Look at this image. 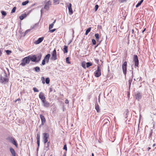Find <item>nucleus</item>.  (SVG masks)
<instances>
[{
	"label": "nucleus",
	"mask_w": 156,
	"mask_h": 156,
	"mask_svg": "<svg viewBox=\"0 0 156 156\" xmlns=\"http://www.w3.org/2000/svg\"><path fill=\"white\" fill-rule=\"evenodd\" d=\"M127 62L126 61L125 62L122 66V68L123 74L126 77L127 71Z\"/></svg>",
	"instance_id": "4"
},
{
	"label": "nucleus",
	"mask_w": 156,
	"mask_h": 156,
	"mask_svg": "<svg viewBox=\"0 0 156 156\" xmlns=\"http://www.w3.org/2000/svg\"><path fill=\"white\" fill-rule=\"evenodd\" d=\"M36 25V24H35L33 27H31L30 29L31 30V29H33L34 28Z\"/></svg>",
	"instance_id": "53"
},
{
	"label": "nucleus",
	"mask_w": 156,
	"mask_h": 156,
	"mask_svg": "<svg viewBox=\"0 0 156 156\" xmlns=\"http://www.w3.org/2000/svg\"><path fill=\"white\" fill-rule=\"evenodd\" d=\"M28 56L29 57L30 61L31 60L33 62H37L36 55H34L31 56L29 55Z\"/></svg>",
	"instance_id": "8"
},
{
	"label": "nucleus",
	"mask_w": 156,
	"mask_h": 156,
	"mask_svg": "<svg viewBox=\"0 0 156 156\" xmlns=\"http://www.w3.org/2000/svg\"><path fill=\"white\" fill-rule=\"evenodd\" d=\"M50 79L49 77H47L45 79V83L46 84H48L50 82Z\"/></svg>",
	"instance_id": "31"
},
{
	"label": "nucleus",
	"mask_w": 156,
	"mask_h": 156,
	"mask_svg": "<svg viewBox=\"0 0 156 156\" xmlns=\"http://www.w3.org/2000/svg\"><path fill=\"white\" fill-rule=\"evenodd\" d=\"M31 30V29H28V30H26L25 31V33L24 34V36L25 35H26V34H27V33L28 32H30V31Z\"/></svg>",
	"instance_id": "42"
},
{
	"label": "nucleus",
	"mask_w": 156,
	"mask_h": 156,
	"mask_svg": "<svg viewBox=\"0 0 156 156\" xmlns=\"http://www.w3.org/2000/svg\"><path fill=\"white\" fill-rule=\"evenodd\" d=\"M152 133H153V130H151V131H150V134H149V137H151V136L152 135Z\"/></svg>",
	"instance_id": "51"
},
{
	"label": "nucleus",
	"mask_w": 156,
	"mask_h": 156,
	"mask_svg": "<svg viewBox=\"0 0 156 156\" xmlns=\"http://www.w3.org/2000/svg\"><path fill=\"white\" fill-rule=\"evenodd\" d=\"M68 47L67 46H64L63 48V51L64 53H66L68 52Z\"/></svg>",
	"instance_id": "26"
},
{
	"label": "nucleus",
	"mask_w": 156,
	"mask_h": 156,
	"mask_svg": "<svg viewBox=\"0 0 156 156\" xmlns=\"http://www.w3.org/2000/svg\"><path fill=\"white\" fill-rule=\"evenodd\" d=\"M27 16V15L26 14H23L19 16V18L20 20H22L26 17Z\"/></svg>",
	"instance_id": "23"
},
{
	"label": "nucleus",
	"mask_w": 156,
	"mask_h": 156,
	"mask_svg": "<svg viewBox=\"0 0 156 156\" xmlns=\"http://www.w3.org/2000/svg\"><path fill=\"white\" fill-rule=\"evenodd\" d=\"M144 0H141L140 1H139L138 3L136 5V8L138 7L140 5H141L142 3L143 2Z\"/></svg>",
	"instance_id": "27"
},
{
	"label": "nucleus",
	"mask_w": 156,
	"mask_h": 156,
	"mask_svg": "<svg viewBox=\"0 0 156 156\" xmlns=\"http://www.w3.org/2000/svg\"><path fill=\"white\" fill-rule=\"evenodd\" d=\"M129 111L128 109H126L124 113V115L125 118L126 119L127 118L129 114Z\"/></svg>",
	"instance_id": "22"
},
{
	"label": "nucleus",
	"mask_w": 156,
	"mask_h": 156,
	"mask_svg": "<svg viewBox=\"0 0 156 156\" xmlns=\"http://www.w3.org/2000/svg\"><path fill=\"white\" fill-rule=\"evenodd\" d=\"M29 2V1L28 0H27L25 2H24L22 3V5L24 6L26 5L27 4H28Z\"/></svg>",
	"instance_id": "30"
},
{
	"label": "nucleus",
	"mask_w": 156,
	"mask_h": 156,
	"mask_svg": "<svg viewBox=\"0 0 156 156\" xmlns=\"http://www.w3.org/2000/svg\"><path fill=\"white\" fill-rule=\"evenodd\" d=\"M100 44V43H99L98 44H97V45L95 47V48H96V47H97L98 46V45Z\"/></svg>",
	"instance_id": "59"
},
{
	"label": "nucleus",
	"mask_w": 156,
	"mask_h": 156,
	"mask_svg": "<svg viewBox=\"0 0 156 156\" xmlns=\"http://www.w3.org/2000/svg\"><path fill=\"white\" fill-rule=\"evenodd\" d=\"M44 144V149L47 151L49 149V144H50V142L48 141Z\"/></svg>",
	"instance_id": "14"
},
{
	"label": "nucleus",
	"mask_w": 156,
	"mask_h": 156,
	"mask_svg": "<svg viewBox=\"0 0 156 156\" xmlns=\"http://www.w3.org/2000/svg\"><path fill=\"white\" fill-rule=\"evenodd\" d=\"M53 3L55 4H56L57 3L58 4L59 3V0H53Z\"/></svg>",
	"instance_id": "39"
},
{
	"label": "nucleus",
	"mask_w": 156,
	"mask_h": 156,
	"mask_svg": "<svg viewBox=\"0 0 156 156\" xmlns=\"http://www.w3.org/2000/svg\"><path fill=\"white\" fill-rule=\"evenodd\" d=\"M125 0H120V2H124Z\"/></svg>",
	"instance_id": "57"
},
{
	"label": "nucleus",
	"mask_w": 156,
	"mask_h": 156,
	"mask_svg": "<svg viewBox=\"0 0 156 156\" xmlns=\"http://www.w3.org/2000/svg\"><path fill=\"white\" fill-rule=\"evenodd\" d=\"M40 117L41 121V125H43L46 122L45 118L44 116L41 114L40 115Z\"/></svg>",
	"instance_id": "15"
},
{
	"label": "nucleus",
	"mask_w": 156,
	"mask_h": 156,
	"mask_svg": "<svg viewBox=\"0 0 156 156\" xmlns=\"http://www.w3.org/2000/svg\"><path fill=\"white\" fill-rule=\"evenodd\" d=\"M55 21H56V20H55L54 22H53L51 24H53L54 25V24L55 23Z\"/></svg>",
	"instance_id": "60"
},
{
	"label": "nucleus",
	"mask_w": 156,
	"mask_h": 156,
	"mask_svg": "<svg viewBox=\"0 0 156 156\" xmlns=\"http://www.w3.org/2000/svg\"><path fill=\"white\" fill-rule=\"evenodd\" d=\"M95 37L97 39H98L99 38V34L98 33L95 34Z\"/></svg>",
	"instance_id": "37"
},
{
	"label": "nucleus",
	"mask_w": 156,
	"mask_h": 156,
	"mask_svg": "<svg viewBox=\"0 0 156 156\" xmlns=\"http://www.w3.org/2000/svg\"><path fill=\"white\" fill-rule=\"evenodd\" d=\"M16 7H14L12 9V11H11V13H14V12L15 11H16Z\"/></svg>",
	"instance_id": "38"
},
{
	"label": "nucleus",
	"mask_w": 156,
	"mask_h": 156,
	"mask_svg": "<svg viewBox=\"0 0 156 156\" xmlns=\"http://www.w3.org/2000/svg\"><path fill=\"white\" fill-rule=\"evenodd\" d=\"M103 121L104 122V123L103 125V126H108L109 123V121L108 119H105Z\"/></svg>",
	"instance_id": "19"
},
{
	"label": "nucleus",
	"mask_w": 156,
	"mask_h": 156,
	"mask_svg": "<svg viewBox=\"0 0 156 156\" xmlns=\"http://www.w3.org/2000/svg\"><path fill=\"white\" fill-rule=\"evenodd\" d=\"M94 74L95 76L97 77H98L101 75V70L100 68V66H98L97 69L94 72Z\"/></svg>",
	"instance_id": "6"
},
{
	"label": "nucleus",
	"mask_w": 156,
	"mask_h": 156,
	"mask_svg": "<svg viewBox=\"0 0 156 156\" xmlns=\"http://www.w3.org/2000/svg\"><path fill=\"white\" fill-rule=\"evenodd\" d=\"M67 5L69 10V14L70 15H71L73 13V12L72 8V4L71 3H69L67 4Z\"/></svg>",
	"instance_id": "9"
},
{
	"label": "nucleus",
	"mask_w": 156,
	"mask_h": 156,
	"mask_svg": "<svg viewBox=\"0 0 156 156\" xmlns=\"http://www.w3.org/2000/svg\"><path fill=\"white\" fill-rule=\"evenodd\" d=\"M63 149L66 150V151L67 150V147L66 144H65L63 147Z\"/></svg>",
	"instance_id": "49"
},
{
	"label": "nucleus",
	"mask_w": 156,
	"mask_h": 156,
	"mask_svg": "<svg viewBox=\"0 0 156 156\" xmlns=\"http://www.w3.org/2000/svg\"><path fill=\"white\" fill-rule=\"evenodd\" d=\"M36 56L37 59V62H38L41 60V59L42 57L41 53H39Z\"/></svg>",
	"instance_id": "20"
},
{
	"label": "nucleus",
	"mask_w": 156,
	"mask_h": 156,
	"mask_svg": "<svg viewBox=\"0 0 156 156\" xmlns=\"http://www.w3.org/2000/svg\"><path fill=\"white\" fill-rule=\"evenodd\" d=\"M142 94L140 92H138L136 95V99H137L138 101H139L142 98Z\"/></svg>",
	"instance_id": "16"
},
{
	"label": "nucleus",
	"mask_w": 156,
	"mask_h": 156,
	"mask_svg": "<svg viewBox=\"0 0 156 156\" xmlns=\"http://www.w3.org/2000/svg\"><path fill=\"white\" fill-rule=\"evenodd\" d=\"M92 65V64L91 62H87L86 63V67L87 68H88L90 66H91Z\"/></svg>",
	"instance_id": "29"
},
{
	"label": "nucleus",
	"mask_w": 156,
	"mask_h": 156,
	"mask_svg": "<svg viewBox=\"0 0 156 156\" xmlns=\"http://www.w3.org/2000/svg\"><path fill=\"white\" fill-rule=\"evenodd\" d=\"M56 29H54L52 30H49V31L51 32V33H52V32H54L55 30H56Z\"/></svg>",
	"instance_id": "52"
},
{
	"label": "nucleus",
	"mask_w": 156,
	"mask_h": 156,
	"mask_svg": "<svg viewBox=\"0 0 156 156\" xmlns=\"http://www.w3.org/2000/svg\"><path fill=\"white\" fill-rule=\"evenodd\" d=\"M42 102V105L44 107L48 108L49 107L50 104L49 102L47 101L46 100L43 101Z\"/></svg>",
	"instance_id": "11"
},
{
	"label": "nucleus",
	"mask_w": 156,
	"mask_h": 156,
	"mask_svg": "<svg viewBox=\"0 0 156 156\" xmlns=\"http://www.w3.org/2000/svg\"><path fill=\"white\" fill-rule=\"evenodd\" d=\"M98 8V5H95V10L96 11L97 10Z\"/></svg>",
	"instance_id": "50"
},
{
	"label": "nucleus",
	"mask_w": 156,
	"mask_h": 156,
	"mask_svg": "<svg viewBox=\"0 0 156 156\" xmlns=\"http://www.w3.org/2000/svg\"><path fill=\"white\" fill-rule=\"evenodd\" d=\"M95 108L97 112H100L99 105L97 103L95 104Z\"/></svg>",
	"instance_id": "24"
},
{
	"label": "nucleus",
	"mask_w": 156,
	"mask_h": 156,
	"mask_svg": "<svg viewBox=\"0 0 156 156\" xmlns=\"http://www.w3.org/2000/svg\"><path fill=\"white\" fill-rule=\"evenodd\" d=\"M1 13H2V15L5 16L6 15V12L4 11H2L1 12Z\"/></svg>",
	"instance_id": "36"
},
{
	"label": "nucleus",
	"mask_w": 156,
	"mask_h": 156,
	"mask_svg": "<svg viewBox=\"0 0 156 156\" xmlns=\"http://www.w3.org/2000/svg\"><path fill=\"white\" fill-rule=\"evenodd\" d=\"M53 26L54 25L53 24H51L49 25V30H51V29L53 27Z\"/></svg>",
	"instance_id": "46"
},
{
	"label": "nucleus",
	"mask_w": 156,
	"mask_h": 156,
	"mask_svg": "<svg viewBox=\"0 0 156 156\" xmlns=\"http://www.w3.org/2000/svg\"><path fill=\"white\" fill-rule=\"evenodd\" d=\"M65 103L66 104H68L69 103V101L67 99H66L65 101Z\"/></svg>",
	"instance_id": "55"
},
{
	"label": "nucleus",
	"mask_w": 156,
	"mask_h": 156,
	"mask_svg": "<svg viewBox=\"0 0 156 156\" xmlns=\"http://www.w3.org/2000/svg\"><path fill=\"white\" fill-rule=\"evenodd\" d=\"M39 98L41 99L42 102L46 100L45 97L44 96V94L42 92L40 93L39 95Z\"/></svg>",
	"instance_id": "10"
},
{
	"label": "nucleus",
	"mask_w": 156,
	"mask_h": 156,
	"mask_svg": "<svg viewBox=\"0 0 156 156\" xmlns=\"http://www.w3.org/2000/svg\"><path fill=\"white\" fill-rule=\"evenodd\" d=\"M91 42L93 45H95L96 44V41L94 39H92L91 40Z\"/></svg>",
	"instance_id": "40"
},
{
	"label": "nucleus",
	"mask_w": 156,
	"mask_h": 156,
	"mask_svg": "<svg viewBox=\"0 0 156 156\" xmlns=\"http://www.w3.org/2000/svg\"><path fill=\"white\" fill-rule=\"evenodd\" d=\"M151 149V148L150 147H148L147 148L148 151H149Z\"/></svg>",
	"instance_id": "61"
},
{
	"label": "nucleus",
	"mask_w": 156,
	"mask_h": 156,
	"mask_svg": "<svg viewBox=\"0 0 156 156\" xmlns=\"http://www.w3.org/2000/svg\"><path fill=\"white\" fill-rule=\"evenodd\" d=\"M91 30V27H89L86 30V32L85 34V35H87L88 34V33Z\"/></svg>",
	"instance_id": "28"
},
{
	"label": "nucleus",
	"mask_w": 156,
	"mask_h": 156,
	"mask_svg": "<svg viewBox=\"0 0 156 156\" xmlns=\"http://www.w3.org/2000/svg\"><path fill=\"white\" fill-rule=\"evenodd\" d=\"M146 28H145L142 31V33H143L146 30Z\"/></svg>",
	"instance_id": "56"
},
{
	"label": "nucleus",
	"mask_w": 156,
	"mask_h": 156,
	"mask_svg": "<svg viewBox=\"0 0 156 156\" xmlns=\"http://www.w3.org/2000/svg\"><path fill=\"white\" fill-rule=\"evenodd\" d=\"M37 150H38V147L40 146V140H37Z\"/></svg>",
	"instance_id": "45"
},
{
	"label": "nucleus",
	"mask_w": 156,
	"mask_h": 156,
	"mask_svg": "<svg viewBox=\"0 0 156 156\" xmlns=\"http://www.w3.org/2000/svg\"><path fill=\"white\" fill-rule=\"evenodd\" d=\"M66 63L68 64H70V62L69 61V57H68L66 58Z\"/></svg>",
	"instance_id": "41"
},
{
	"label": "nucleus",
	"mask_w": 156,
	"mask_h": 156,
	"mask_svg": "<svg viewBox=\"0 0 156 156\" xmlns=\"http://www.w3.org/2000/svg\"><path fill=\"white\" fill-rule=\"evenodd\" d=\"M30 60L29 56H27L23 58L21 60V63L20 65L24 66L26 64H28L30 63Z\"/></svg>",
	"instance_id": "2"
},
{
	"label": "nucleus",
	"mask_w": 156,
	"mask_h": 156,
	"mask_svg": "<svg viewBox=\"0 0 156 156\" xmlns=\"http://www.w3.org/2000/svg\"><path fill=\"white\" fill-rule=\"evenodd\" d=\"M12 143L16 147H17V144L16 143V142L15 141V139L14 140L12 141Z\"/></svg>",
	"instance_id": "33"
},
{
	"label": "nucleus",
	"mask_w": 156,
	"mask_h": 156,
	"mask_svg": "<svg viewBox=\"0 0 156 156\" xmlns=\"http://www.w3.org/2000/svg\"><path fill=\"white\" fill-rule=\"evenodd\" d=\"M50 57V55L49 54H47L44 57V59L46 60V63H48Z\"/></svg>",
	"instance_id": "17"
},
{
	"label": "nucleus",
	"mask_w": 156,
	"mask_h": 156,
	"mask_svg": "<svg viewBox=\"0 0 156 156\" xmlns=\"http://www.w3.org/2000/svg\"><path fill=\"white\" fill-rule=\"evenodd\" d=\"M132 33H133V32H134V30H132Z\"/></svg>",
	"instance_id": "63"
},
{
	"label": "nucleus",
	"mask_w": 156,
	"mask_h": 156,
	"mask_svg": "<svg viewBox=\"0 0 156 156\" xmlns=\"http://www.w3.org/2000/svg\"><path fill=\"white\" fill-rule=\"evenodd\" d=\"M46 62V60L44 59H43L42 62V64L41 65H44L45 64V62Z\"/></svg>",
	"instance_id": "47"
},
{
	"label": "nucleus",
	"mask_w": 156,
	"mask_h": 156,
	"mask_svg": "<svg viewBox=\"0 0 156 156\" xmlns=\"http://www.w3.org/2000/svg\"><path fill=\"white\" fill-rule=\"evenodd\" d=\"M133 61L134 62V66L135 68L138 67L139 60L138 56L136 55H134Z\"/></svg>",
	"instance_id": "5"
},
{
	"label": "nucleus",
	"mask_w": 156,
	"mask_h": 156,
	"mask_svg": "<svg viewBox=\"0 0 156 156\" xmlns=\"http://www.w3.org/2000/svg\"><path fill=\"white\" fill-rule=\"evenodd\" d=\"M34 69L37 73H39L40 72V68L38 66H36L34 68Z\"/></svg>",
	"instance_id": "25"
},
{
	"label": "nucleus",
	"mask_w": 156,
	"mask_h": 156,
	"mask_svg": "<svg viewBox=\"0 0 156 156\" xmlns=\"http://www.w3.org/2000/svg\"><path fill=\"white\" fill-rule=\"evenodd\" d=\"M82 66L83 68L84 69L86 68L85 67V64H82Z\"/></svg>",
	"instance_id": "54"
},
{
	"label": "nucleus",
	"mask_w": 156,
	"mask_h": 156,
	"mask_svg": "<svg viewBox=\"0 0 156 156\" xmlns=\"http://www.w3.org/2000/svg\"><path fill=\"white\" fill-rule=\"evenodd\" d=\"M44 39V37H40L37 41L34 42V43L36 44H38L42 41Z\"/></svg>",
	"instance_id": "13"
},
{
	"label": "nucleus",
	"mask_w": 156,
	"mask_h": 156,
	"mask_svg": "<svg viewBox=\"0 0 156 156\" xmlns=\"http://www.w3.org/2000/svg\"><path fill=\"white\" fill-rule=\"evenodd\" d=\"M49 137V135L47 133H44L43 134V140L44 143H45L48 142V139Z\"/></svg>",
	"instance_id": "3"
},
{
	"label": "nucleus",
	"mask_w": 156,
	"mask_h": 156,
	"mask_svg": "<svg viewBox=\"0 0 156 156\" xmlns=\"http://www.w3.org/2000/svg\"><path fill=\"white\" fill-rule=\"evenodd\" d=\"M51 59L53 60H55L57 59L56 52L55 49L52 51Z\"/></svg>",
	"instance_id": "7"
},
{
	"label": "nucleus",
	"mask_w": 156,
	"mask_h": 156,
	"mask_svg": "<svg viewBox=\"0 0 156 156\" xmlns=\"http://www.w3.org/2000/svg\"><path fill=\"white\" fill-rule=\"evenodd\" d=\"M41 80L42 81V83L43 84L45 83L44 78L43 77H42L41 78Z\"/></svg>",
	"instance_id": "48"
},
{
	"label": "nucleus",
	"mask_w": 156,
	"mask_h": 156,
	"mask_svg": "<svg viewBox=\"0 0 156 156\" xmlns=\"http://www.w3.org/2000/svg\"><path fill=\"white\" fill-rule=\"evenodd\" d=\"M10 152H11L12 156H16V153L12 147L9 148Z\"/></svg>",
	"instance_id": "18"
},
{
	"label": "nucleus",
	"mask_w": 156,
	"mask_h": 156,
	"mask_svg": "<svg viewBox=\"0 0 156 156\" xmlns=\"http://www.w3.org/2000/svg\"><path fill=\"white\" fill-rule=\"evenodd\" d=\"M5 52L8 55H9L11 53V51L9 50H7L5 51Z\"/></svg>",
	"instance_id": "43"
},
{
	"label": "nucleus",
	"mask_w": 156,
	"mask_h": 156,
	"mask_svg": "<svg viewBox=\"0 0 156 156\" xmlns=\"http://www.w3.org/2000/svg\"><path fill=\"white\" fill-rule=\"evenodd\" d=\"M7 74L5 72H3L1 75L0 82L4 84L6 83L9 81V79L7 78Z\"/></svg>",
	"instance_id": "1"
},
{
	"label": "nucleus",
	"mask_w": 156,
	"mask_h": 156,
	"mask_svg": "<svg viewBox=\"0 0 156 156\" xmlns=\"http://www.w3.org/2000/svg\"><path fill=\"white\" fill-rule=\"evenodd\" d=\"M40 133H38L37 134V140H40Z\"/></svg>",
	"instance_id": "35"
},
{
	"label": "nucleus",
	"mask_w": 156,
	"mask_h": 156,
	"mask_svg": "<svg viewBox=\"0 0 156 156\" xmlns=\"http://www.w3.org/2000/svg\"><path fill=\"white\" fill-rule=\"evenodd\" d=\"M63 156H66V154H64L63 155Z\"/></svg>",
	"instance_id": "64"
},
{
	"label": "nucleus",
	"mask_w": 156,
	"mask_h": 156,
	"mask_svg": "<svg viewBox=\"0 0 156 156\" xmlns=\"http://www.w3.org/2000/svg\"><path fill=\"white\" fill-rule=\"evenodd\" d=\"M133 72L132 71V77L131 78H130L128 81V83H129V89H130L131 82H132V78H133Z\"/></svg>",
	"instance_id": "21"
},
{
	"label": "nucleus",
	"mask_w": 156,
	"mask_h": 156,
	"mask_svg": "<svg viewBox=\"0 0 156 156\" xmlns=\"http://www.w3.org/2000/svg\"><path fill=\"white\" fill-rule=\"evenodd\" d=\"M36 5V3H34L32 5H31V7H33V6H34L35 5Z\"/></svg>",
	"instance_id": "58"
},
{
	"label": "nucleus",
	"mask_w": 156,
	"mask_h": 156,
	"mask_svg": "<svg viewBox=\"0 0 156 156\" xmlns=\"http://www.w3.org/2000/svg\"><path fill=\"white\" fill-rule=\"evenodd\" d=\"M33 90H34V92H39V90H38V89L35 87H33Z\"/></svg>",
	"instance_id": "44"
},
{
	"label": "nucleus",
	"mask_w": 156,
	"mask_h": 156,
	"mask_svg": "<svg viewBox=\"0 0 156 156\" xmlns=\"http://www.w3.org/2000/svg\"><path fill=\"white\" fill-rule=\"evenodd\" d=\"M51 2L50 1H49L47 2L45 5L44 9L47 10H48L49 9V6L51 5Z\"/></svg>",
	"instance_id": "12"
},
{
	"label": "nucleus",
	"mask_w": 156,
	"mask_h": 156,
	"mask_svg": "<svg viewBox=\"0 0 156 156\" xmlns=\"http://www.w3.org/2000/svg\"><path fill=\"white\" fill-rule=\"evenodd\" d=\"M14 139L12 137H9L8 138V140H9V141L12 143V141L14 140Z\"/></svg>",
	"instance_id": "32"
},
{
	"label": "nucleus",
	"mask_w": 156,
	"mask_h": 156,
	"mask_svg": "<svg viewBox=\"0 0 156 156\" xmlns=\"http://www.w3.org/2000/svg\"><path fill=\"white\" fill-rule=\"evenodd\" d=\"M12 143L16 147H17V144L16 143V142L15 141V139L14 140L12 141Z\"/></svg>",
	"instance_id": "34"
},
{
	"label": "nucleus",
	"mask_w": 156,
	"mask_h": 156,
	"mask_svg": "<svg viewBox=\"0 0 156 156\" xmlns=\"http://www.w3.org/2000/svg\"><path fill=\"white\" fill-rule=\"evenodd\" d=\"M155 144H154L153 145V147H155Z\"/></svg>",
	"instance_id": "62"
}]
</instances>
